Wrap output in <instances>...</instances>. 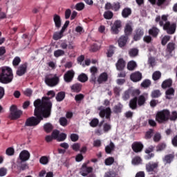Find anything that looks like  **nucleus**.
Segmentation results:
<instances>
[{
    "label": "nucleus",
    "instance_id": "1",
    "mask_svg": "<svg viewBox=\"0 0 177 177\" xmlns=\"http://www.w3.org/2000/svg\"><path fill=\"white\" fill-rule=\"evenodd\" d=\"M34 115L26 119L25 127H37L44 120L49 118L52 113V104L37 99L34 101Z\"/></svg>",
    "mask_w": 177,
    "mask_h": 177
},
{
    "label": "nucleus",
    "instance_id": "2",
    "mask_svg": "<svg viewBox=\"0 0 177 177\" xmlns=\"http://www.w3.org/2000/svg\"><path fill=\"white\" fill-rule=\"evenodd\" d=\"M156 23H159V26L163 28L164 31H166L167 34L169 35H174L176 32V22H173L171 24L168 21V17L167 15H162L161 17L157 16L155 19Z\"/></svg>",
    "mask_w": 177,
    "mask_h": 177
},
{
    "label": "nucleus",
    "instance_id": "3",
    "mask_svg": "<svg viewBox=\"0 0 177 177\" xmlns=\"http://www.w3.org/2000/svg\"><path fill=\"white\" fill-rule=\"evenodd\" d=\"M13 81V71L9 66L0 68L1 84H10Z\"/></svg>",
    "mask_w": 177,
    "mask_h": 177
},
{
    "label": "nucleus",
    "instance_id": "4",
    "mask_svg": "<svg viewBox=\"0 0 177 177\" xmlns=\"http://www.w3.org/2000/svg\"><path fill=\"white\" fill-rule=\"evenodd\" d=\"M171 115V111L168 109H163L159 111L156 114V121L158 124H165L169 121V116Z\"/></svg>",
    "mask_w": 177,
    "mask_h": 177
},
{
    "label": "nucleus",
    "instance_id": "5",
    "mask_svg": "<svg viewBox=\"0 0 177 177\" xmlns=\"http://www.w3.org/2000/svg\"><path fill=\"white\" fill-rule=\"evenodd\" d=\"M44 82L48 86H56L60 82V78L56 74L54 75L52 74L48 75L45 77Z\"/></svg>",
    "mask_w": 177,
    "mask_h": 177
},
{
    "label": "nucleus",
    "instance_id": "6",
    "mask_svg": "<svg viewBox=\"0 0 177 177\" xmlns=\"http://www.w3.org/2000/svg\"><path fill=\"white\" fill-rule=\"evenodd\" d=\"M159 162L150 161L145 165V169L148 174H157L158 172Z\"/></svg>",
    "mask_w": 177,
    "mask_h": 177
},
{
    "label": "nucleus",
    "instance_id": "7",
    "mask_svg": "<svg viewBox=\"0 0 177 177\" xmlns=\"http://www.w3.org/2000/svg\"><path fill=\"white\" fill-rule=\"evenodd\" d=\"M10 118L11 120H19L23 115V111L17 109V106L12 105L10 108Z\"/></svg>",
    "mask_w": 177,
    "mask_h": 177
},
{
    "label": "nucleus",
    "instance_id": "8",
    "mask_svg": "<svg viewBox=\"0 0 177 177\" xmlns=\"http://www.w3.org/2000/svg\"><path fill=\"white\" fill-rule=\"evenodd\" d=\"M175 49H176V44L175 43H168L165 50L166 57H172V56H174V53H175Z\"/></svg>",
    "mask_w": 177,
    "mask_h": 177
},
{
    "label": "nucleus",
    "instance_id": "9",
    "mask_svg": "<svg viewBox=\"0 0 177 177\" xmlns=\"http://www.w3.org/2000/svg\"><path fill=\"white\" fill-rule=\"evenodd\" d=\"M99 110H100L99 113L100 117L101 118H104L105 117L106 120H109V121H110V119L111 118V109L110 107H107L103 109L99 108Z\"/></svg>",
    "mask_w": 177,
    "mask_h": 177
},
{
    "label": "nucleus",
    "instance_id": "10",
    "mask_svg": "<svg viewBox=\"0 0 177 177\" xmlns=\"http://www.w3.org/2000/svg\"><path fill=\"white\" fill-rule=\"evenodd\" d=\"M154 149H156V147L153 145H150L147 149H145V153L147 155L144 156L145 160L149 161V160H151V158H154L155 154L153 153Z\"/></svg>",
    "mask_w": 177,
    "mask_h": 177
},
{
    "label": "nucleus",
    "instance_id": "11",
    "mask_svg": "<svg viewBox=\"0 0 177 177\" xmlns=\"http://www.w3.org/2000/svg\"><path fill=\"white\" fill-rule=\"evenodd\" d=\"M131 149L134 153H142L143 149H145V145H143L142 142L136 141L132 143Z\"/></svg>",
    "mask_w": 177,
    "mask_h": 177
},
{
    "label": "nucleus",
    "instance_id": "12",
    "mask_svg": "<svg viewBox=\"0 0 177 177\" xmlns=\"http://www.w3.org/2000/svg\"><path fill=\"white\" fill-rule=\"evenodd\" d=\"M93 167H88L86 163H84L80 169V174L82 176H88L89 174H92Z\"/></svg>",
    "mask_w": 177,
    "mask_h": 177
},
{
    "label": "nucleus",
    "instance_id": "13",
    "mask_svg": "<svg viewBox=\"0 0 177 177\" xmlns=\"http://www.w3.org/2000/svg\"><path fill=\"white\" fill-rule=\"evenodd\" d=\"M122 27V24L120 20H116L114 21L113 24L111 26V31L112 34H119L120 33V28Z\"/></svg>",
    "mask_w": 177,
    "mask_h": 177
},
{
    "label": "nucleus",
    "instance_id": "14",
    "mask_svg": "<svg viewBox=\"0 0 177 177\" xmlns=\"http://www.w3.org/2000/svg\"><path fill=\"white\" fill-rule=\"evenodd\" d=\"M28 66V64L27 62H25L22 64H21L18 69L17 70L16 74L19 77H22V75H24L26 73H27V67Z\"/></svg>",
    "mask_w": 177,
    "mask_h": 177
},
{
    "label": "nucleus",
    "instance_id": "15",
    "mask_svg": "<svg viewBox=\"0 0 177 177\" xmlns=\"http://www.w3.org/2000/svg\"><path fill=\"white\" fill-rule=\"evenodd\" d=\"M115 67L118 71H124L127 67V62L124 60V58H120L115 64Z\"/></svg>",
    "mask_w": 177,
    "mask_h": 177
},
{
    "label": "nucleus",
    "instance_id": "16",
    "mask_svg": "<svg viewBox=\"0 0 177 177\" xmlns=\"http://www.w3.org/2000/svg\"><path fill=\"white\" fill-rule=\"evenodd\" d=\"M145 35V30L142 28H136L134 31L133 39L134 41H140Z\"/></svg>",
    "mask_w": 177,
    "mask_h": 177
},
{
    "label": "nucleus",
    "instance_id": "17",
    "mask_svg": "<svg viewBox=\"0 0 177 177\" xmlns=\"http://www.w3.org/2000/svg\"><path fill=\"white\" fill-rule=\"evenodd\" d=\"M74 75H75V73L74 71H68L64 75V80L65 82H67L68 84L73 82V80H74Z\"/></svg>",
    "mask_w": 177,
    "mask_h": 177
},
{
    "label": "nucleus",
    "instance_id": "18",
    "mask_svg": "<svg viewBox=\"0 0 177 177\" xmlns=\"http://www.w3.org/2000/svg\"><path fill=\"white\" fill-rule=\"evenodd\" d=\"M48 96L50 97H43L42 100H40V102H45L46 103H50L51 104V109H52V102H50V99H53V97H55L56 96V93L53 91H49L47 93Z\"/></svg>",
    "mask_w": 177,
    "mask_h": 177
},
{
    "label": "nucleus",
    "instance_id": "19",
    "mask_svg": "<svg viewBox=\"0 0 177 177\" xmlns=\"http://www.w3.org/2000/svg\"><path fill=\"white\" fill-rule=\"evenodd\" d=\"M30 152L27 150H23L19 153V159L21 160V162H24L26 161H28L30 160Z\"/></svg>",
    "mask_w": 177,
    "mask_h": 177
},
{
    "label": "nucleus",
    "instance_id": "20",
    "mask_svg": "<svg viewBox=\"0 0 177 177\" xmlns=\"http://www.w3.org/2000/svg\"><path fill=\"white\" fill-rule=\"evenodd\" d=\"M128 36L125 35H122L118 40V44L120 48H124L128 43V39H129Z\"/></svg>",
    "mask_w": 177,
    "mask_h": 177
},
{
    "label": "nucleus",
    "instance_id": "21",
    "mask_svg": "<svg viewBox=\"0 0 177 177\" xmlns=\"http://www.w3.org/2000/svg\"><path fill=\"white\" fill-rule=\"evenodd\" d=\"M130 78L133 82H139L142 80V73L140 72H135L130 75Z\"/></svg>",
    "mask_w": 177,
    "mask_h": 177
},
{
    "label": "nucleus",
    "instance_id": "22",
    "mask_svg": "<svg viewBox=\"0 0 177 177\" xmlns=\"http://www.w3.org/2000/svg\"><path fill=\"white\" fill-rule=\"evenodd\" d=\"M151 5H157V6H167L168 3L167 0H148Z\"/></svg>",
    "mask_w": 177,
    "mask_h": 177
},
{
    "label": "nucleus",
    "instance_id": "23",
    "mask_svg": "<svg viewBox=\"0 0 177 177\" xmlns=\"http://www.w3.org/2000/svg\"><path fill=\"white\" fill-rule=\"evenodd\" d=\"M107 80H109V75H107V73L104 72L100 75L97 80V82L99 84H103V82H106Z\"/></svg>",
    "mask_w": 177,
    "mask_h": 177
},
{
    "label": "nucleus",
    "instance_id": "24",
    "mask_svg": "<svg viewBox=\"0 0 177 177\" xmlns=\"http://www.w3.org/2000/svg\"><path fill=\"white\" fill-rule=\"evenodd\" d=\"M53 21L55 27L59 30V28L62 27V18L57 14H55L53 16Z\"/></svg>",
    "mask_w": 177,
    "mask_h": 177
},
{
    "label": "nucleus",
    "instance_id": "25",
    "mask_svg": "<svg viewBox=\"0 0 177 177\" xmlns=\"http://www.w3.org/2000/svg\"><path fill=\"white\" fill-rule=\"evenodd\" d=\"M59 46H60L61 49H63L64 50L67 48L71 50V49H74V48H75L72 41L69 42L68 44H67V41H62L60 44Z\"/></svg>",
    "mask_w": 177,
    "mask_h": 177
},
{
    "label": "nucleus",
    "instance_id": "26",
    "mask_svg": "<svg viewBox=\"0 0 177 177\" xmlns=\"http://www.w3.org/2000/svg\"><path fill=\"white\" fill-rule=\"evenodd\" d=\"M72 92H75L76 93H80L82 89V84L80 83H75L71 86Z\"/></svg>",
    "mask_w": 177,
    "mask_h": 177
},
{
    "label": "nucleus",
    "instance_id": "27",
    "mask_svg": "<svg viewBox=\"0 0 177 177\" xmlns=\"http://www.w3.org/2000/svg\"><path fill=\"white\" fill-rule=\"evenodd\" d=\"M129 106L131 110H136L138 109V97H135L129 101Z\"/></svg>",
    "mask_w": 177,
    "mask_h": 177
},
{
    "label": "nucleus",
    "instance_id": "28",
    "mask_svg": "<svg viewBox=\"0 0 177 177\" xmlns=\"http://www.w3.org/2000/svg\"><path fill=\"white\" fill-rule=\"evenodd\" d=\"M174 158H175V154L169 153L165 156L163 158V162L165 164H171L174 161Z\"/></svg>",
    "mask_w": 177,
    "mask_h": 177
},
{
    "label": "nucleus",
    "instance_id": "29",
    "mask_svg": "<svg viewBox=\"0 0 177 177\" xmlns=\"http://www.w3.org/2000/svg\"><path fill=\"white\" fill-rule=\"evenodd\" d=\"M114 149H115V145L113 142L111 141L110 144L105 147V153L106 154H111L114 151Z\"/></svg>",
    "mask_w": 177,
    "mask_h": 177
},
{
    "label": "nucleus",
    "instance_id": "30",
    "mask_svg": "<svg viewBox=\"0 0 177 177\" xmlns=\"http://www.w3.org/2000/svg\"><path fill=\"white\" fill-rule=\"evenodd\" d=\"M132 15V10L130 8H124L122 11V16L124 19L129 17Z\"/></svg>",
    "mask_w": 177,
    "mask_h": 177
},
{
    "label": "nucleus",
    "instance_id": "31",
    "mask_svg": "<svg viewBox=\"0 0 177 177\" xmlns=\"http://www.w3.org/2000/svg\"><path fill=\"white\" fill-rule=\"evenodd\" d=\"M159 32H160V29H158L157 27H155V26L152 27V28L149 30V35H151L152 37H153V38L157 37Z\"/></svg>",
    "mask_w": 177,
    "mask_h": 177
},
{
    "label": "nucleus",
    "instance_id": "32",
    "mask_svg": "<svg viewBox=\"0 0 177 177\" xmlns=\"http://www.w3.org/2000/svg\"><path fill=\"white\" fill-rule=\"evenodd\" d=\"M137 103L139 107H142V106H145L146 104V97L145 95H141L137 97Z\"/></svg>",
    "mask_w": 177,
    "mask_h": 177
},
{
    "label": "nucleus",
    "instance_id": "33",
    "mask_svg": "<svg viewBox=\"0 0 177 177\" xmlns=\"http://www.w3.org/2000/svg\"><path fill=\"white\" fill-rule=\"evenodd\" d=\"M161 86L162 89H167V88H171L172 86V79H167L163 81Z\"/></svg>",
    "mask_w": 177,
    "mask_h": 177
},
{
    "label": "nucleus",
    "instance_id": "34",
    "mask_svg": "<svg viewBox=\"0 0 177 177\" xmlns=\"http://www.w3.org/2000/svg\"><path fill=\"white\" fill-rule=\"evenodd\" d=\"M124 106L121 103H118V104L115 105L113 109V113L115 114H120V113H122V108Z\"/></svg>",
    "mask_w": 177,
    "mask_h": 177
},
{
    "label": "nucleus",
    "instance_id": "35",
    "mask_svg": "<svg viewBox=\"0 0 177 177\" xmlns=\"http://www.w3.org/2000/svg\"><path fill=\"white\" fill-rule=\"evenodd\" d=\"M132 31H133L132 26H131L129 24H127L124 28V35L126 37H129V35L132 34Z\"/></svg>",
    "mask_w": 177,
    "mask_h": 177
},
{
    "label": "nucleus",
    "instance_id": "36",
    "mask_svg": "<svg viewBox=\"0 0 177 177\" xmlns=\"http://www.w3.org/2000/svg\"><path fill=\"white\" fill-rule=\"evenodd\" d=\"M64 97H66V93H64V91H61L57 94L55 99L57 102H63Z\"/></svg>",
    "mask_w": 177,
    "mask_h": 177
},
{
    "label": "nucleus",
    "instance_id": "37",
    "mask_svg": "<svg viewBox=\"0 0 177 177\" xmlns=\"http://www.w3.org/2000/svg\"><path fill=\"white\" fill-rule=\"evenodd\" d=\"M88 75L85 73H81L77 77V80H79L80 82L85 83L88 81Z\"/></svg>",
    "mask_w": 177,
    "mask_h": 177
},
{
    "label": "nucleus",
    "instance_id": "38",
    "mask_svg": "<svg viewBox=\"0 0 177 177\" xmlns=\"http://www.w3.org/2000/svg\"><path fill=\"white\" fill-rule=\"evenodd\" d=\"M162 95V93H161V91L153 90L151 93V97H152V99H158V97H160Z\"/></svg>",
    "mask_w": 177,
    "mask_h": 177
},
{
    "label": "nucleus",
    "instance_id": "39",
    "mask_svg": "<svg viewBox=\"0 0 177 177\" xmlns=\"http://www.w3.org/2000/svg\"><path fill=\"white\" fill-rule=\"evenodd\" d=\"M130 57H136L139 55V50L136 48H131L129 51Z\"/></svg>",
    "mask_w": 177,
    "mask_h": 177
},
{
    "label": "nucleus",
    "instance_id": "40",
    "mask_svg": "<svg viewBox=\"0 0 177 177\" xmlns=\"http://www.w3.org/2000/svg\"><path fill=\"white\" fill-rule=\"evenodd\" d=\"M138 65L136 64V62L135 61H130L127 63V70L129 71H133L135 70V68L137 67Z\"/></svg>",
    "mask_w": 177,
    "mask_h": 177
},
{
    "label": "nucleus",
    "instance_id": "41",
    "mask_svg": "<svg viewBox=\"0 0 177 177\" xmlns=\"http://www.w3.org/2000/svg\"><path fill=\"white\" fill-rule=\"evenodd\" d=\"M166 99H171V96H174L175 95V89L174 88H169L165 92Z\"/></svg>",
    "mask_w": 177,
    "mask_h": 177
},
{
    "label": "nucleus",
    "instance_id": "42",
    "mask_svg": "<svg viewBox=\"0 0 177 177\" xmlns=\"http://www.w3.org/2000/svg\"><path fill=\"white\" fill-rule=\"evenodd\" d=\"M115 51V47L114 46H109V48L106 52L107 57H113V55H114Z\"/></svg>",
    "mask_w": 177,
    "mask_h": 177
},
{
    "label": "nucleus",
    "instance_id": "43",
    "mask_svg": "<svg viewBox=\"0 0 177 177\" xmlns=\"http://www.w3.org/2000/svg\"><path fill=\"white\" fill-rule=\"evenodd\" d=\"M44 129L46 133H50V131H53V125L50 123H46L44 125Z\"/></svg>",
    "mask_w": 177,
    "mask_h": 177
},
{
    "label": "nucleus",
    "instance_id": "44",
    "mask_svg": "<svg viewBox=\"0 0 177 177\" xmlns=\"http://www.w3.org/2000/svg\"><path fill=\"white\" fill-rule=\"evenodd\" d=\"M64 32L60 30L59 32H55L53 34V38L55 41H59V39L63 38Z\"/></svg>",
    "mask_w": 177,
    "mask_h": 177
},
{
    "label": "nucleus",
    "instance_id": "45",
    "mask_svg": "<svg viewBox=\"0 0 177 177\" xmlns=\"http://www.w3.org/2000/svg\"><path fill=\"white\" fill-rule=\"evenodd\" d=\"M39 162L42 165H47V164H49V157L46 156H41L39 159Z\"/></svg>",
    "mask_w": 177,
    "mask_h": 177
},
{
    "label": "nucleus",
    "instance_id": "46",
    "mask_svg": "<svg viewBox=\"0 0 177 177\" xmlns=\"http://www.w3.org/2000/svg\"><path fill=\"white\" fill-rule=\"evenodd\" d=\"M171 40V36L169 35H165L161 40V44L162 46H165L167 44H168L169 41Z\"/></svg>",
    "mask_w": 177,
    "mask_h": 177
},
{
    "label": "nucleus",
    "instance_id": "47",
    "mask_svg": "<svg viewBox=\"0 0 177 177\" xmlns=\"http://www.w3.org/2000/svg\"><path fill=\"white\" fill-rule=\"evenodd\" d=\"M120 9H121V3H120V2L116 1L113 3L112 10H113V12H118Z\"/></svg>",
    "mask_w": 177,
    "mask_h": 177
},
{
    "label": "nucleus",
    "instance_id": "48",
    "mask_svg": "<svg viewBox=\"0 0 177 177\" xmlns=\"http://www.w3.org/2000/svg\"><path fill=\"white\" fill-rule=\"evenodd\" d=\"M151 86V81L150 80H149V79L145 80L141 83L142 88H149Z\"/></svg>",
    "mask_w": 177,
    "mask_h": 177
},
{
    "label": "nucleus",
    "instance_id": "49",
    "mask_svg": "<svg viewBox=\"0 0 177 177\" xmlns=\"http://www.w3.org/2000/svg\"><path fill=\"white\" fill-rule=\"evenodd\" d=\"M113 16H114V14H113V12H111L110 10L106 11L104 13V17L106 20H110V19H113Z\"/></svg>",
    "mask_w": 177,
    "mask_h": 177
},
{
    "label": "nucleus",
    "instance_id": "50",
    "mask_svg": "<svg viewBox=\"0 0 177 177\" xmlns=\"http://www.w3.org/2000/svg\"><path fill=\"white\" fill-rule=\"evenodd\" d=\"M161 78V72L157 71H155L152 75V79L153 81H158Z\"/></svg>",
    "mask_w": 177,
    "mask_h": 177
},
{
    "label": "nucleus",
    "instance_id": "51",
    "mask_svg": "<svg viewBox=\"0 0 177 177\" xmlns=\"http://www.w3.org/2000/svg\"><path fill=\"white\" fill-rule=\"evenodd\" d=\"M65 52L63 50L58 49L54 51L55 57H60V56H64Z\"/></svg>",
    "mask_w": 177,
    "mask_h": 177
},
{
    "label": "nucleus",
    "instance_id": "52",
    "mask_svg": "<svg viewBox=\"0 0 177 177\" xmlns=\"http://www.w3.org/2000/svg\"><path fill=\"white\" fill-rule=\"evenodd\" d=\"M90 127L92 128H96L99 125V119L93 118L89 123Z\"/></svg>",
    "mask_w": 177,
    "mask_h": 177
},
{
    "label": "nucleus",
    "instance_id": "53",
    "mask_svg": "<svg viewBox=\"0 0 177 177\" xmlns=\"http://www.w3.org/2000/svg\"><path fill=\"white\" fill-rule=\"evenodd\" d=\"M21 63V59L19 57H15L12 60V66L14 67H17Z\"/></svg>",
    "mask_w": 177,
    "mask_h": 177
},
{
    "label": "nucleus",
    "instance_id": "54",
    "mask_svg": "<svg viewBox=\"0 0 177 177\" xmlns=\"http://www.w3.org/2000/svg\"><path fill=\"white\" fill-rule=\"evenodd\" d=\"M130 97H131V89H129V90H127L126 91H124L123 96H122V99H123V100L127 101Z\"/></svg>",
    "mask_w": 177,
    "mask_h": 177
},
{
    "label": "nucleus",
    "instance_id": "55",
    "mask_svg": "<svg viewBox=\"0 0 177 177\" xmlns=\"http://www.w3.org/2000/svg\"><path fill=\"white\" fill-rule=\"evenodd\" d=\"M59 122L60 125H62V127H67V125L68 124V121L64 117L60 118L59 120Z\"/></svg>",
    "mask_w": 177,
    "mask_h": 177
},
{
    "label": "nucleus",
    "instance_id": "56",
    "mask_svg": "<svg viewBox=\"0 0 177 177\" xmlns=\"http://www.w3.org/2000/svg\"><path fill=\"white\" fill-rule=\"evenodd\" d=\"M165 147H167V145H165V143H159L158 146H156V151H162V150L165 149Z\"/></svg>",
    "mask_w": 177,
    "mask_h": 177
},
{
    "label": "nucleus",
    "instance_id": "57",
    "mask_svg": "<svg viewBox=\"0 0 177 177\" xmlns=\"http://www.w3.org/2000/svg\"><path fill=\"white\" fill-rule=\"evenodd\" d=\"M105 165H113L114 164V158L113 157H109L104 160Z\"/></svg>",
    "mask_w": 177,
    "mask_h": 177
},
{
    "label": "nucleus",
    "instance_id": "58",
    "mask_svg": "<svg viewBox=\"0 0 177 177\" xmlns=\"http://www.w3.org/2000/svg\"><path fill=\"white\" fill-rule=\"evenodd\" d=\"M142 163V158L140 156H136L132 160V164L134 165H139Z\"/></svg>",
    "mask_w": 177,
    "mask_h": 177
},
{
    "label": "nucleus",
    "instance_id": "59",
    "mask_svg": "<svg viewBox=\"0 0 177 177\" xmlns=\"http://www.w3.org/2000/svg\"><path fill=\"white\" fill-rule=\"evenodd\" d=\"M67 139V134L62 133L58 136L57 142H64Z\"/></svg>",
    "mask_w": 177,
    "mask_h": 177
},
{
    "label": "nucleus",
    "instance_id": "60",
    "mask_svg": "<svg viewBox=\"0 0 177 177\" xmlns=\"http://www.w3.org/2000/svg\"><path fill=\"white\" fill-rule=\"evenodd\" d=\"M6 154H7V156H14L15 155V148L14 147H8L6 150Z\"/></svg>",
    "mask_w": 177,
    "mask_h": 177
},
{
    "label": "nucleus",
    "instance_id": "61",
    "mask_svg": "<svg viewBox=\"0 0 177 177\" xmlns=\"http://www.w3.org/2000/svg\"><path fill=\"white\" fill-rule=\"evenodd\" d=\"M170 121H176L177 120V112L176 111H174L171 112V115H169V119Z\"/></svg>",
    "mask_w": 177,
    "mask_h": 177
},
{
    "label": "nucleus",
    "instance_id": "62",
    "mask_svg": "<svg viewBox=\"0 0 177 177\" xmlns=\"http://www.w3.org/2000/svg\"><path fill=\"white\" fill-rule=\"evenodd\" d=\"M100 49V46H99L97 44H93L91 45L90 50L91 52H97Z\"/></svg>",
    "mask_w": 177,
    "mask_h": 177
},
{
    "label": "nucleus",
    "instance_id": "63",
    "mask_svg": "<svg viewBox=\"0 0 177 177\" xmlns=\"http://www.w3.org/2000/svg\"><path fill=\"white\" fill-rule=\"evenodd\" d=\"M60 134V131L59 130H54L52 132L51 136L53 137V139H57L59 138V135Z\"/></svg>",
    "mask_w": 177,
    "mask_h": 177
},
{
    "label": "nucleus",
    "instance_id": "64",
    "mask_svg": "<svg viewBox=\"0 0 177 177\" xmlns=\"http://www.w3.org/2000/svg\"><path fill=\"white\" fill-rule=\"evenodd\" d=\"M104 177H115V172L108 171V172L105 173Z\"/></svg>",
    "mask_w": 177,
    "mask_h": 177
}]
</instances>
